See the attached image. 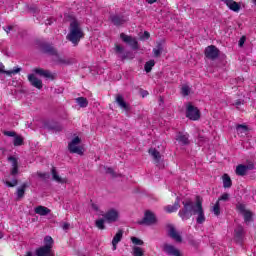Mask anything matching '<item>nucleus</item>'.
Segmentation results:
<instances>
[{
    "instance_id": "1",
    "label": "nucleus",
    "mask_w": 256,
    "mask_h": 256,
    "mask_svg": "<svg viewBox=\"0 0 256 256\" xmlns=\"http://www.w3.org/2000/svg\"><path fill=\"white\" fill-rule=\"evenodd\" d=\"M184 208L179 211V216L183 221L190 219L193 215H197L196 222L201 225L205 223V212H203V206L199 201L193 202H183Z\"/></svg>"
},
{
    "instance_id": "2",
    "label": "nucleus",
    "mask_w": 256,
    "mask_h": 256,
    "mask_svg": "<svg viewBox=\"0 0 256 256\" xmlns=\"http://www.w3.org/2000/svg\"><path fill=\"white\" fill-rule=\"evenodd\" d=\"M83 37H85V33L83 32V28H81V24L79 21H77V19H72L70 21L69 32L66 36V39L70 41L74 47H77Z\"/></svg>"
},
{
    "instance_id": "3",
    "label": "nucleus",
    "mask_w": 256,
    "mask_h": 256,
    "mask_svg": "<svg viewBox=\"0 0 256 256\" xmlns=\"http://www.w3.org/2000/svg\"><path fill=\"white\" fill-rule=\"evenodd\" d=\"M44 53L52 55V61H54V63L57 65H73V63H75V59L59 55L57 50H55V48L51 45L44 47Z\"/></svg>"
},
{
    "instance_id": "4",
    "label": "nucleus",
    "mask_w": 256,
    "mask_h": 256,
    "mask_svg": "<svg viewBox=\"0 0 256 256\" xmlns=\"http://www.w3.org/2000/svg\"><path fill=\"white\" fill-rule=\"evenodd\" d=\"M53 245L55 241L51 236L44 237V245L35 250L37 256H55V251H53Z\"/></svg>"
},
{
    "instance_id": "5",
    "label": "nucleus",
    "mask_w": 256,
    "mask_h": 256,
    "mask_svg": "<svg viewBox=\"0 0 256 256\" xmlns=\"http://www.w3.org/2000/svg\"><path fill=\"white\" fill-rule=\"evenodd\" d=\"M106 223H117L121 219V212L117 208H110L105 213L100 212Z\"/></svg>"
},
{
    "instance_id": "6",
    "label": "nucleus",
    "mask_w": 256,
    "mask_h": 256,
    "mask_svg": "<svg viewBox=\"0 0 256 256\" xmlns=\"http://www.w3.org/2000/svg\"><path fill=\"white\" fill-rule=\"evenodd\" d=\"M81 145V138L79 136L74 137L69 143H68V151L71 153H76V155H83L85 153V149Z\"/></svg>"
},
{
    "instance_id": "7",
    "label": "nucleus",
    "mask_w": 256,
    "mask_h": 256,
    "mask_svg": "<svg viewBox=\"0 0 256 256\" xmlns=\"http://www.w3.org/2000/svg\"><path fill=\"white\" fill-rule=\"evenodd\" d=\"M186 117L190 119V121H199V119H201V112H199L197 107L188 104L186 109Z\"/></svg>"
},
{
    "instance_id": "8",
    "label": "nucleus",
    "mask_w": 256,
    "mask_h": 256,
    "mask_svg": "<svg viewBox=\"0 0 256 256\" xmlns=\"http://www.w3.org/2000/svg\"><path fill=\"white\" fill-rule=\"evenodd\" d=\"M142 223L144 225H155L157 223V216L155 215V213L151 212L150 210H147L144 213Z\"/></svg>"
},
{
    "instance_id": "9",
    "label": "nucleus",
    "mask_w": 256,
    "mask_h": 256,
    "mask_svg": "<svg viewBox=\"0 0 256 256\" xmlns=\"http://www.w3.org/2000/svg\"><path fill=\"white\" fill-rule=\"evenodd\" d=\"M115 51L117 55H119L120 59H134L135 55L131 52H125V48H123L121 45H116L115 46Z\"/></svg>"
},
{
    "instance_id": "10",
    "label": "nucleus",
    "mask_w": 256,
    "mask_h": 256,
    "mask_svg": "<svg viewBox=\"0 0 256 256\" xmlns=\"http://www.w3.org/2000/svg\"><path fill=\"white\" fill-rule=\"evenodd\" d=\"M167 231H168V235H170V237L172 239H174V241H176V243H181V241H182L181 235H179V232H177V230L175 229V226H173V224L167 225Z\"/></svg>"
},
{
    "instance_id": "11",
    "label": "nucleus",
    "mask_w": 256,
    "mask_h": 256,
    "mask_svg": "<svg viewBox=\"0 0 256 256\" xmlns=\"http://www.w3.org/2000/svg\"><path fill=\"white\" fill-rule=\"evenodd\" d=\"M205 55L207 59H217V57H219V49H217V47H215L214 45L208 46L205 49Z\"/></svg>"
},
{
    "instance_id": "12",
    "label": "nucleus",
    "mask_w": 256,
    "mask_h": 256,
    "mask_svg": "<svg viewBox=\"0 0 256 256\" xmlns=\"http://www.w3.org/2000/svg\"><path fill=\"white\" fill-rule=\"evenodd\" d=\"M224 3L234 13H239L241 11V5H243L241 2H235V0H225Z\"/></svg>"
},
{
    "instance_id": "13",
    "label": "nucleus",
    "mask_w": 256,
    "mask_h": 256,
    "mask_svg": "<svg viewBox=\"0 0 256 256\" xmlns=\"http://www.w3.org/2000/svg\"><path fill=\"white\" fill-rule=\"evenodd\" d=\"M116 103L117 105H119L120 109H123V111H126V113H129V111H131V106L127 102H125L123 95L118 94L116 96Z\"/></svg>"
},
{
    "instance_id": "14",
    "label": "nucleus",
    "mask_w": 256,
    "mask_h": 256,
    "mask_svg": "<svg viewBox=\"0 0 256 256\" xmlns=\"http://www.w3.org/2000/svg\"><path fill=\"white\" fill-rule=\"evenodd\" d=\"M238 211L243 215L245 223H249L253 217V213L251 211L245 209V205L239 204L237 206Z\"/></svg>"
},
{
    "instance_id": "15",
    "label": "nucleus",
    "mask_w": 256,
    "mask_h": 256,
    "mask_svg": "<svg viewBox=\"0 0 256 256\" xmlns=\"http://www.w3.org/2000/svg\"><path fill=\"white\" fill-rule=\"evenodd\" d=\"M120 38L124 43H129L132 49H139V44L137 43V39L132 38L131 36L125 35L124 33L120 34Z\"/></svg>"
},
{
    "instance_id": "16",
    "label": "nucleus",
    "mask_w": 256,
    "mask_h": 256,
    "mask_svg": "<svg viewBox=\"0 0 256 256\" xmlns=\"http://www.w3.org/2000/svg\"><path fill=\"white\" fill-rule=\"evenodd\" d=\"M28 81L36 89H43V81H41V79L37 78V76H35V74L28 75Z\"/></svg>"
},
{
    "instance_id": "17",
    "label": "nucleus",
    "mask_w": 256,
    "mask_h": 256,
    "mask_svg": "<svg viewBox=\"0 0 256 256\" xmlns=\"http://www.w3.org/2000/svg\"><path fill=\"white\" fill-rule=\"evenodd\" d=\"M164 251L168 255L181 256V252L179 251V249L175 248V246H173L171 244H165L164 245Z\"/></svg>"
},
{
    "instance_id": "18",
    "label": "nucleus",
    "mask_w": 256,
    "mask_h": 256,
    "mask_svg": "<svg viewBox=\"0 0 256 256\" xmlns=\"http://www.w3.org/2000/svg\"><path fill=\"white\" fill-rule=\"evenodd\" d=\"M123 239V231L119 230L112 239V251H117V245Z\"/></svg>"
},
{
    "instance_id": "19",
    "label": "nucleus",
    "mask_w": 256,
    "mask_h": 256,
    "mask_svg": "<svg viewBox=\"0 0 256 256\" xmlns=\"http://www.w3.org/2000/svg\"><path fill=\"white\" fill-rule=\"evenodd\" d=\"M149 154L153 158V161H154V163L156 165H160L161 164V153H159V151H157V149L151 148L149 150Z\"/></svg>"
},
{
    "instance_id": "20",
    "label": "nucleus",
    "mask_w": 256,
    "mask_h": 256,
    "mask_svg": "<svg viewBox=\"0 0 256 256\" xmlns=\"http://www.w3.org/2000/svg\"><path fill=\"white\" fill-rule=\"evenodd\" d=\"M8 160L10 161L11 165H12V169H11V175H13L15 177V175H17V173H19V166H18V162H17V158L11 156L8 158Z\"/></svg>"
},
{
    "instance_id": "21",
    "label": "nucleus",
    "mask_w": 256,
    "mask_h": 256,
    "mask_svg": "<svg viewBox=\"0 0 256 256\" xmlns=\"http://www.w3.org/2000/svg\"><path fill=\"white\" fill-rule=\"evenodd\" d=\"M176 141H178L180 145H189V134H183L179 132L176 135Z\"/></svg>"
},
{
    "instance_id": "22",
    "label": "nucleus",
    "mask_w": 256,
    "mask_h": 256,
    "mask_svg": "<svg viewBox=\"0 0 256 256\" xmlns=\"http://www.w3.org/2000/svg\"><path fill=\"white\" fill-rule=\"evenodd\" d=\"M34 212L36 213V215L45 217V215H49V213H51V209H49L45 206H37L34 208Z\"/></svg>"
},
{
    "instance_id": "23",
    "label": "nucleus",
    "mask_w": 256,
    "mask_h": 256,
    "mask_svg": "<svg viewBox=\"0 0 256 256\" xmlns=\"http://www.w3.org/2000/svg\"><path fill=\"white\" fill-rule=\"evenodd\" d=\"M34 73L40 75V77H45L46 79H53V74H51L48 70H43L41 68H35Z\"/></svg>"
},
{
    "instance_id": "24",
    "label": "nucleus",
    "mask_w": 256,
    "mask_h": 256,
    "mask_svg": "<svg viewBox=\"0 0 256 256\" xmlns=\"http://www.w3.org/2000/svg\"><path fill=\"white\" fill-rule=\"evenodd\" d=\"M236 133L240 137H245V135L249 133V128L247 127V125L239 124L236 126Z\"/></svg>"
},
{
    "instance_id": "25",
    "label": "nucleus",
    "mask_w": 256,
    "mask_h": 256,
    "mask_svg": "<svg viewBox=\"0 0 256 256\" xmlns=\"http://www.w3.org/2000/svg\"><path fill=\"white\" fill-rule=\"evenodd\" d=\"M247 171H249V166L240 164L236 167V175H239L240 177L247 175Z\"/></svg>"
},
{
    "instance_id": "26",
    "label": "nucleus",
    "mask_w": 256,
    "mask_h": 256,
    "mask_svg": "<svg viewBox=\"0 0 256 256\" xmlns=\"http://www.w3.org/2000/svg\"><path fill=\"white\" fill-rule=\"evenodd\" d=\"M52 179L54 181H56V183H67V178H63L61 176H59V174L57 173V170H55V168L52 169Z\"/></svg>"
},
{
    "instance_id": "27",
    "label": "nucleus",
    "mask_w": 256,
    "mask_h": 256,
    "mask_svg": "<svg viewBox=\"0 0 256 256\" xmlns=\"http://www.w3.org/2000/svg\"><path fill=\"white\" fill-rule=\"evenodd\" d=\"M179 203H180L179 198H177V200L173 205H168L165 207V211L167 213H175V211H177V209H179L180 207Z\"/></svg>"
},
{
    "instance_id": "28",
    "label": "nucleus",
    "mask_w": 256,
    "mask_h": 256,
    "mask_svg": "<svg viewBox=\"0 0 256 256\" xmlns=\"http://www.w3.org/2000/svg\"><path fill=\"white\" fill-rule=\"evenodd\" d=\"M245 233V230L243 229V226H238L234 230V237L237 241H241L243 239V234Z\"/></svg>"
},
{
    "instance_id": "29",
    "label": "nucleus",
    "mask_w": 256,
    "mask_h": 256,
    "mask_svg": "<svg viewBox=\"0 0 256 256\" xmlns=\"http://www.w3.org/2000/svg\"><path fill=\"white\" fill-rule=\"evenodd\" d=\"M19 71H21V68H14L12 70L5 71V66H0V73H5L9 77H11V75H17Z\"/></svg>"
},
{
    "instance_id": "30",
    "label": "nucleus",
    "mask_w": 256,
    "mask_h": 256,
    "mask_svg": "<svg viewBox=\"0 0 256 256\" xmlns=\"http://www.w3.org/2000/svg\"><path fill=\"white\" fill-rule=\"evenodd\" d=\"M75 102L82 109H85V107H87L89 105V100H87V98H85V97H78L75 99Z\"/></svg>"
},
{
    "instance_id": "31",
    "label": "nucleus",
    "mask_w": 256,
    "mask_h": 256,
    "mask_svg": "<svg viewBox=\"0 0 256 256\" xmlns=\"http://www.w3.org/2000/svg\"><path fill=\"white\" fill-rule=\"evenodd\" d=\"M112 23L115 25H123V23H127V18L124 16H113Z\"/></svg>"
},
{
    "instance_id": "32",
    "label": "nucleus",
    "mask_w": 256,
    "mask_h": 256,
    "mask_svg": "<svg viewBox=\"0 0 256 256\" xmlns=\"http://www.w3.org/2000/svg\"><path fill=\"white\" fill-rule=\"evenodd\" d=\"M222 181H223V187L225 189H229L233 183L231 182V177H229L227 174H224L222 176Z\"/></svg>"
},
{
    "instance_id": "33",
    "label": "nucleus",
    "mask_w": 256,
    "mask_h": 256,
    "mask_svg": "<svg viewBox=\"0 0 256 256\" xmlns=\"http://www.w3.org/2000/svg\"><path fill=\"white\" fill-rule=\"evenodd\" d=\"M132 255L133 256H144L145 250L139 246H133L132 247Z\"/></svg>"
},
{
    "instance_id": "34",
    "label": "nucleus",
    "mask_w": 256,
    "mask_h": 256,
    "mask_svg": "<svg viewBox=\"0 0 256 256\" xmlns=\"http://www.w3.org/2000/svg\"><path fill=\"white\" fill-rule=\"evenodd\" d=\"M105 223H107L105 218H100L95 221V226L97 227V229L103 231V229H105Z\"/></svg>"
},
{
    "instance_id": "35",
    "label": "nucleus",
    "mask_w": 256,
    "mask_h": 256,
    "mask_svg": "<svg viewBox=\"0 0 256 256\" xmlns=\"http://www.w3.org/2000/svg\"><path fill=\"white\" fill-rule=\"evenodd\" d=\"M163 53V45L158 43V45L153 49L154 57H160Z\"/></svg>"
},
{
    "instance_id": "36",
    "label": "nucleus",
    "mask_w": 256,
    "mask_h": 256,
    "mask_svg": "<svg viewBox=\"0 0 256 256\" xmlns=\"http://www.w3.org/2000/svg\"><path fill=\"white\" fill-rule=\"evenodd\" d=\"M153 67H155V60H149L144 65L146 73H151V69H153Z\"/></svg>"
},
{
    "instance_id": "37",
    "label": "nucleus",
    "mask_w": 256,
    "mask_h": 256,
    "mask_svg": "<svg viewBox=\"0 0 256 256\" xmlns=\"http://www.w3.org/2000/svg\"><path fill=\"white\" fill-rule=\"evenodd\" d=\"M25 189H27V183L22 184L17 189V197H18V199H21V197H23V195H25Z\"/></svg>"
},
{
    "instance_id": "38",
    "label": "nucleus",
    "mask_w": 256,
    "mask_h": 256,
    "mask_svg": "<svg viewBox=\"0 0 256 256\" xmlns=\"http://www.w3.org/2000/svg\"><path fill=\"white\" fill-rule=\"evenodd\" d=\"M4 183L7 187H16L18 181L16 178L12 179L11 181L9 180V178H6L4 180Z\"/></svg>"
},
{
    "instance_id": "39",
    "label": "nucleus",
    "mask_w": 256,
    "mask_h": 256,
    "mask_svg": "<svg viewBox=\"0 0 256 256\" xmlns=\"http://www.w3.org/2000/svg\"><path fill=\"white\" fill-rule=\"evenodd\" d=\"M181 93L184 97H187L191 93V88L188 85H183L181 88Z\"/></svg>"
},
{
    "instance_id": "40",
    "label": "nucleus",
    "mask_w": 256,
    "mask_h": 256,
    "mask_svg": "<svg viewBox=\"0 0 256 256\" xmlns=\"http://www.w3.org/2000/svg\"><path fill=\"white\" fill-rule=\"evenodd\" d=\"M23 145V138L21 136H15L14 137V146L19 147Z\"/></svg>"
},
{
    "instance_id": "41",
    "label": "nucleus",
    "mask_w": 256,
    "mask_h": 256,
    "mask_svg": "<svg viewBox=\"0 0 256 256\" xmlns=\"http://www.w3.org/2000/svg\"><path fill=\"white\" fill-rule=\"evenodd\" d=\"M214 215H219L221 213L220 211V204H219V200L216 202V204L213 206L212 209Z\"/></svg>"
},
{
    "instance_id": "42",
    "label": "nucleus",
    "mask_w": 256,
    "mask_h": 256,
    "mask_svg": "<svg viewBox=\"0 0 256 256\" xmlns=\"http://www.w3.org/2000/svg\"><path fill=\"white\" fill-rule=\"evenodd\" d=\"M131 241L134 245H144L145 242H143V240L137 238V237H131Z\"/></svg>"
},
{
    "instance_id": "43",
    "label": "nucleus",
    "mask_w": 256,
    "mask_h": 256,
    "mask_svg": "<svg viewBox=\"0 0 256 256\" xmlns=\"http://www.w3.org/2000/svg\"><path fill=\"white\" fill-rule=\"evenodd\" d=\"M38 177H41V179H49V174L38 172Z\"/></svg>"
},
{
    "instance_id": "44",
    "label": "nucleus",
    "mask_w": 256,
    "mask_h": 256,
    "mask_svg": "<svg viewBox=\"0 0 256 256\" xmlns=\"http://www.w3.org/2000/svg\"><path fill=\"white\" fill-rule=\"evenodd\" d=\"M229 199V194L224 193L222 196L219 198V201H227Z\"/></svg>"
},
{
    "instance_id": "45",
    "label": "nucleus",
    "mask_w": 256,
    "mask_h": 256,
    "mask_svg": "<svg viewBox=\"0 0 256 256\" xmlns=\"http://www.w3.org/2000/svg\"><path fill=\"white\" fill-rule=\"evenodd\" d=\"M4 135H6V137H15V132H13V131H5Z\"/></svg>"
},
{
    "instance_id": "46",
    "label": "nucleus",
    "mask_w": 256,
    "mask_h": 256,
    "mask_svg": "<svg viewBox=\"0 0 256 256\" xmlns=\"http://www.w3.org/2000/svg\"><path fill=\"white\" fill-rule=\"evenodd\" d=\"M235 107H237V109H239V107H241V105H243V102L241 100H237L235 103H234Z\"/></svg>"
},
{
    "instance_id": "47",
    "label": "nucleus",
    "mask_w": 256,
    "mask_h": 256,
    "mask_svg": "<svg viewBox=\"0 0 256 256\" xmlns=\"http://www.w3.org/2000/svg\"><path fill=\"white\" fill-rule=\"evenodd\" d=\"M150 35H149V32H144V34L142 35V39H149Z\"/></svg>"
},
{
    "instance_id": "48",
    "label": "nucleus",
    "mask_w": 256,
    "mask_h": 256,
    "mask_svg": "<svg viewBox=\"0 0 256 256\" xmlns=\"http://www.w3.org/2000/svg\"><path fill=\"white\" fill-rule=\"evenodd\" d=\"M106 173H109L110 175H115V172L113 171V168H107Z\"/></svg>"
},
{
    "instance_id": "49",
    "label": "nucleus",
    "mask_w": 256,
    "mask_h": 256,
    "mask_svg": "<svg viewBox=\"0 0 256 256\" xmlns=\"http://www.w3.org/2000/svg\"><path fill=\"white\" fill-rule=\"evenodd\" d=\"M141 95L143 98H145V97H147V95H149V92H147V90H142Z\"/></svg>"
},
{
    "instance_id": "50",
    "label": "nucleus",
    "mask_w": 256,
    "mask_h": 256,
    "mask_svg": "<svg viewBox=\"0 0 256 256\" xmlns=\"http://www.w3.org/2000/svg\"><path fill=\"white\" fill-rule=\"evenodd\" d=\"M12 30H13V26H8V27L4 28V31H5L6 33H9V32L12 31Z\"/></svg>"
},
{
    "instance_id": "51",
    "label": "nucleus",
    "mask_w": 256,
    "mask_h": 256,
    "mask_svg": "<svg viewBox=\"0 0 256 256\" xmlns=\"http://www.w3.org/2000/svg\"><path fill=\"white\" fill-rule=\"evenodd\" d=\"M70 225L69 223H64L62 228L64 229V231H67V229H69Z\"/></svg>"
},
{
    "instance_id": "52",
    "label": "nucleus",
    "mask_w": 256,
    "mask_h": 256,
    "mask_svg": "<svg viewBox=\"0 0 256 256\" xmlns=\"http://www.w3.org/2000/svg\"><path fill=\"white\" fill-rule=\"evenodd\" d=\"M92 209H93L94 211H99V206L96 205V204H92Z\"/></svg>"
},
{
    "instance_id": "53",
    "label": "nucleus",
    "mask_w": 256,
    "mask_h": 256,
    "mask_svg": "<svg viewBox=\"0 0 256 256\" xmlns=\"http://www.w3.org/2000/svg\"><path fill=\"white\" fill-rule=\"evenodd\" d=\"M147 3H149L150 5H153V3H157V0H146Z\"/></svg>"
},
{
    "instance_id": "54",
    "label": "nucleus",
    "mask_w": 256,
    "mask_h": 256,
    "mask_svg": "<svg viewBox=\"0 0 256 256\" xmlns=\"http://www.w3.org/2000/svg\"><path fill=\"white\" fill-rule=\"evenodd\" d=\"M52 23H53L52 19H49V20L46 21V25H52Z\"/></svg>"
},
{
    "instance_id": "55",
    "label": "nucleus",
    "mask_w": 256,
    "mask_h": 256,
    "mask_svg": "<svg viewBox=\"0 0 256 256\" xmlns=\"http://www.w3.org/2000/svg\"><path fill=\"white\" fill-rule=\"evenodd\" d=\"M24 256H34L33 252L28 251Z\"/></svg>"
},
{
    "instance_id": "56",
    "label": "nucleus",
    "mask_w": 256,
    "mask_h": 256,
    "mask_svg": "<svg viewBox=\"0 0 256 256\" xmlns=\"http://www.w3.org/2000/svg\"><path fill=\"white\" fill-rule=\"evenodd\" d=\"M243 43H245V41H244L243 39H241V40L239 41L240 47H243Z\"/></svg>"
},
{
    "instance_id": "57",
    "label": "nucleus",
    "mask_w": 256,
    "mask_h": 256,
    "mask_svg": "<svg viewBox=\"0 0 256 256\" xmlns=\"http://www.w3.org/2000/svg\"><path fill=\"white\" fill-rule=\"evenodd\" d=\"M0 239H3V232L0 230Z\"/></svg>"
},
{
    "instance_id": "58",
    "label": "nucleus",
    "mask_w": 256,
    "mask_h": 256,
    "mask_svg": "<svg viewBox=\"0 0 256 256\" xmlns=\"http://www.w3.org/2000/svg\"><path fill=\"white\" fill-rule=\"evenodd\" d=\"M252 3H253L254 5H256V0H252Z\"/></svg>"
}]
</instances>
